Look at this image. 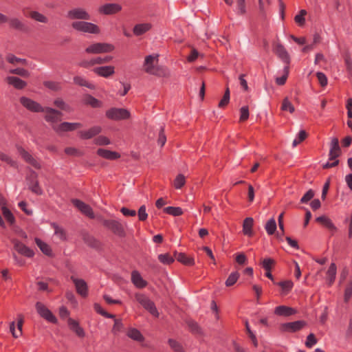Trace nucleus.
<instances>
[{"instance_id": "16", "label": "nucleus", "mask_w": 352, "mask_h": 352, "mask_svg": "<svg viewBox=\"0 0 352 352\" xmlns=\"http://www.w3.org/2000/svg\"><path fill=\"white\" fill-rule=\"evenodd\" d=\"M71 279L75 285L77 293L82 297H87L88 295V287L86 282L82 279L76 278L74 276H72Z\"/></svg>"}, {"instance_id": "2", "label": "nucleus", "mask_w": 352, "mask_h": 352, "mask_svg": "<svg viewBox=\"0 0 352 352\" xmlns=\"http://www.w3.org/2000/svg\"><path fill=\"white\" fill-rule=\"evenodd\" d=\"M135 300L151 314L155 317H158L159 313L155 305V303L151 300L146 295L143 294H135Z\"/></svg>"}, {"instance_id": "59", "label": "nucleus", "mask_w": 352, "mask_h": 352, "mask_svg": "<svg viewBox=\"0 0 352 352\" xmlns=\"http://www.w3.org/2000/svg\"><path fill=\"white\" fill-rule=\"evenodd\" d=\"M7 60L12 64H16V63L25 64L26 62V60L25 59L19 58L12 54L8 55Z\"/></svg>"}, {"instance_id": "46", "label": "nucleus", "mask_w": 352, "mask_h": 352, "mask_svg": "<svg viewBox=\"0 0 352 352\" xmlns=\"http://www.w3.org/2000/svg\"><path fill=\"white\" fill-rule=\"evenodd\" d=\"M307 11L305 10H301L298 14L294 17L295 22L300 26H302L305 23V15Z\"/></svg>"}, {"instance_id": "40", "label": "nucleus", "mask_w": 352, "mask_h": 352, "mask_svg": "<svg viewBox=\"0 0 352 352\" xmlns=\"http://www.w3.org/2000/svg\"><path fill=\"white\" fill-rule=\"evenodd\" d=\"M276 223L274 218L270 219L265 226V230L269 235L274 234L276 230Z\"/></svg>"}, {"instance_id": "17", "label": "nucleus", "mask_w": 352, "mask_h": 352, "mask_svg": "<svg viewBox=\"0 0 352 352\" xmlns=\"http://www.w3.org/2000/svg\"><path fill=\"white\" fill-rule=\"evenodd\" d=\"M305 325V322L302 320L294 321L292 322L284 323L281 325V329L283 331L286 332H296Z\"/></svg>"}, {"instance_id": "33", "label": "nucleus", "mask_w": 352, "mask_h": 352, "mask_svg": "<svg viewBox=\"0 0 352 352\" xmlns=\"http://www.w3.org/2000/svg\"><path fill=\"white\" fill-rule=\"evenodd\" d=\"M275 284L280 287L282 294L283 295H287L289 294L294 287V283L290 280L275 283Z\"/></svg>"}, {"instance_id": "43", "label": "nucleus", "mask_w": 352, "mask_h": 352, "mask_svg": "<svg viewBox=\"0 0 352 352\" xmlns=\"http://www.w3.org/2000/svg\"><path fill=\"white\" fill-rule=\"evenodd\" d=\"M158 259L165 265H170L175 261V258L169 254H161L158 256Z\"/></svg>"}, {"instance_id": "11", "label": "nucleus", "mask_w": 352, "mask_h": 352, "mask_svg": "<svg viewBox=\"0 0 352 352\" xmlns=\"http://www.w3.org/2000/svg\"><path fill=\"white\" fill-rule=\"evenodd\" d=\"M103 224L114 234L118 236H123L124 234L122 225L117 220H105L104 221Z\"/></svg>"}, {"instance_id": "36", "label": "nucleus", "mask_w": 352, "mask_h": 352, "mask_svg": "<svg viewBox=\"0 0 352 352\" xmlns=\"http://www.w3.org/2000/svg\"><path fill=\"white\" fill-rule=\"evenodd\" d=\"M35 243L43 254L47 256L52 255V249L48 244L38 238H35Z\"/></svg>"}, {"instance_id": "41", "label": "nucleus", "mask_w": 352, "mask_h": 352, "mask_svg": "<svg viewBox=\"0 0 352 352\" xmlns=\"http://www.w3.org/2000/svg\"><path fill=\"white\" fill-rule=\"evenodd\" d=\"M289 67L287 65H285L283 68V74L282 76L277 77L276 78V83L278 85H283L285 84L286 80L287 79V77L289 76Z\"/></svg>"}, {"instance_id": "52", "label": "nucleus", "mask_w": 352, "mask_h": 352, "mask_svg": "<svg viewBox=\"0 0 352 352\" xmlns=\"http://www.w3.org/2000/svg\"><path fill=\"white\" fill-rule=\"evenodd\" d=\"M249 108L248 106H243L240 109V122H244L249 118Z\"/></svg>"}, {"instance_id": "6", "label": "nucleus", "mask_w": 352, "mask_h": 352, "mask_svg": "<svg viewBox=\"0 0 352 352\" xmlns=\"http://www.w3.org/2000/svg\"><path fill=\"white\" fill-rule=\"evenodd\" d=\"M36 309L38 314L48 322L56 324L57 322L56 318L54 316L52 311L45 307L44 304L41 302L36 303Z\"/></svg>"}, {"instance_id": "39", "label": "nucleus", "mask_w": 352, "mask_h": 352, "mask_svg": "<svg viewBox=\"0 0 352 352\" xmlns=\"http://www.w3.org/2000/svg\"><path fill=\"white\" fill-rule=\"evenodd\" d=\"M164 212L173 217L180 216L183 214V210L180 207L168 206L164 208Z\"/></svg>"}, {"instance_id": "26", "label": "nucleus", "mask_w": 352, "mask_h": 352, "mask_svg": "<svg viewBox=\"0 0 352 352\" xmlns=\"http://www.w3.org/2000/svg\"><path fill=\"white\" fill-rule=\"evenodd\" d=\"M274 314L280 316H289L296 314V311L289 307L280 305L274 309Z\"/></svg>"}, {"instance_id": "38", "label": "nucleus", "mask_w": 352, "mask_h": 352, "mask_svg": "<svg viewBox=\"0 0 352 352\" xmlns=\"http://www.w3.org/2000/svg\"><path fill=\"white\" fill-rule=\"evenodd\" d=\"M127 336L136 341H143L144 337L139 330L135 328H130L127 331Z\"/></svg>"}, {"instance_id": "55", "label": "nucleus", "mask_w": 352, "mask_h": 352, "mask_svg": "<svg viewBox=\"0 0 352 352\" xmlns=\"http://www.w3.org/2000/svg\"><path fill=\"white\" fill-rule=\"evenodd\" d=\"M317 343V340L314 333H310L307 337V340L305 342V346L307 348L313 347Z\"/></svg>"}, {"instance_id": "3", "label": "nucleus", "mask_w": 352, "mask_h": 352, "mask_svg": "<svg viewBox=\"0 0 352 352\" xmlns=\"http://www.w3.org/2000/svg\"><path fill=\"white\" fill-rule=\"evenodd\" d=\"M72 28L84 33L99 34L100 28L94 23L86 21H74L72 24Z\"/></svg>"}, {"instance_id": "28", "label": "nucleus", "mask_w": 352, "mask_h": 352, "mask_svg": "<svg viewBox=\"0 0 352 352\" xmlns=\"http://www.w3.org/2000/svg\"><path fill=\"white\" fill-rule=\"evenodd\" d=\"M6 80L9 85H12L14 88L18 89H23L27 85L24 80L15 76H8Z\"/></svg>"}, {"instance_id": "1", "label": "nucleus", "mask_w": 352, "mask_h": 352, "mask_svg": "<svg viewBox=\"0 0 352 352\" xmlns=\"http://www.w3.org/2000/svg\"><path fill=\"white\" fill-rule=\"evenodd\" d=\"M158 54L148 55L144 60V70L146 73L157 76H164L166 75L165 69L157 65Z\"/></svg>"}, {"instance_id": "45", "label": "nucleus", "mask_w": 352, "mask_h": 352, "mask_svg": "<svg viewBox=\"0 0 352 352\" xmlns=\"http://www.w3.org/2000/svg\"><path fill=\"white\" fill-rule=\"evenodd\" d=\"M239 278V274L237 272H232L226 280V285L227 287L232 286L236 283Z\"/></svg>"}, {"instance_id": "8", "label": "nucleus", "mask_w": 352, "mask_h": 352, "mask_svg": "<svg viewBox=\"0 0 352 352\" xmlns=\"http://www.w3.org/2000/svg\"><path fill=\"white\" fill-rule=\"evenodd\" d=\"M67 17L69 19H90V15L89 13L85 9L81 8H76L70 10L67 14Z\"/></svg>"}, {"instance_id": "9", "label": "nucleus", "mask_w": 352, "mask_h": 352, "mask_svg": "<svg viewBox=\"0 0 352 352\" xmlns=\"http://www.w3.org/2000/svg\"><path fill=\"white\" fill-rule=\"evenodd\" d=\"M112 60V56H105L104 58L96 57L91 58L90 60H84L80 62L79 65L85 67L89 68L95 65H102L103 63H107L110 62Z\"/></svg>"}, {"instance_id": "61", "label": "nucleus", "mask_w": 352, "mask_h": 352, "mask_svg": "<svg viewBox=\"0 0 352 352\" xmlns=\"http://www.w3.org/2000/svg\"><path fill=\"white\" fill-rule=\"evenodd\" d=\"M0 160L3 162H6V163L10 164L12 166H15L16 165L15 161L12 160L9 155L2 152H0Z\"/></svg>"}, {"instance_id": "4", "label": "nucleus", "mask_w": 352, "mask_h": 352, "mask_svg": "<svg viewBox=\"0 0 352 352\" xmlns=\"http://www.w3.org/2000/svg\"><path fill=\"white\" fill-rule=\"evenodd\" d=\"M114 50V46L112 44L107 43H95L85 49V52L87 54H102L111 52Z\"/></svg>"}, {"instance_id": "42", "label": "nucleus", "mask_w": 352, "mask_h": 352, "mask_svg": "<svg viewBox=\"0 0 352 352\" xmlns=\"http://www.w3.org/2000/svg\"><path fill=\"white\" fill-rule=\"evenodd\" d=\"M186 184V177L182 174L176 176L173 182V186L176 189H181Z\"/></svg>"}, {"instance_id": "34", "label": "nucleus", "mask_w": 352, "mask_h": 352, "mask_svg": "<svg viewBox=\"0 0 352 352\" xmlns=\"http://www.w3.org/2000/svg\"><path fill=\"white\" fill-rule=\"evenodd\" d=\"M337 267L334 263H332L327 272V280L329 285H331L336 279Z\"/></svg>"}, {"instance_id": "27", "label": "nucleus", "mask_w": 352, "mask_h": 352, "mask_svg": "<svg viewBox=\"0 0 352 352\" xmlns=\"http://www.w3.org/2000/svg\"><path fill=\"white\" fill-rule=\"evenodd\" d=\"M121 10V6L117 3H108L100 8V12L105 14H115Z\"/></svg>"}, {"instance_id": "64", "label": "nucleus", "mask_w": 352, "mask_h": 352, "mask_svg": "<svg viewBox=\"0 0 352 352\" xmlns=\"http://www.w3.org/2000/svg\"><path fill=\"white\" fill-rule=\"evenodd\" d=\"M314 196V192L312 190H309L301 198V203H307L310 201Z\"/></svg>"}, {"instance_id": "56", "label": "nucleus", "mask_w": 352, "mask_h": 352, "mask_svg": "<svg viewBox=\"0 0 352 352\" xmlns=\"http://www.w3.org/2000/svg\"><path fill=\"white\" fill-rule=\"evenodd\" d=\"M44 85L48 89L56 91L60 89V84L58 82L54 81H45L44 82Z\"/></svg>"}, {"instance_id": "57", "label": "nucleus", "mask_w": 352, "mask_h": 352, "mask_svg": "<svg viewBox=\"0 0 352 352\" xmlns=\"http://www.w3.org/2000/svg\"><path fill=\"white\" fill-rule=\"evenodd\" d=\"M274 263V261L270 258H267L263 259L262 261V267L265 270V271H269L272 270V267Z\"/></svg>"}, {"instance_id": "50", "label": "nucleus", "mask_w": 352, "mask_h": 352, "mask_svg": "<svg viewBox=\"0 0 352 352\" xmlns=\"http://www.w3.org/2000/svg\"><path fill=\"white\" fill-rule=\"evenodd\" d=\"M307 138V133L304 130H300L298 133L296 138L294 140L292 145L293 147L296 146L300 142H302Z\"/></svg>"}, {"instance_id": "48", "label": "nucleus", "mask_w": 352, "mask_h": 352, "mask_svg": "<svg viewBox=\"0 0 352 352\" xmlns=\"http://www.w3.org/2000/svg\"><path fill=\"white\" fill-rule=\"evenodd\" d=\"M30 16L32 19H33L34 20L38 21V22H41V23H47V17H45L43 14H42L38 12H36V11L30 12Z\"/></svg>"}, {"instance_id": "63", "label": "nucleus", "mask_w": 352, "mask_h": 352, "mask_svg": "<svg viewBox=\"0 0 352 352\" xmlns=\"http://www.w3.org/2000/svg\"><path fill=\"white\" fill-rule=\"evenodd\" d=\"M316 76L322 87H324L327 85V78L324 74L322 72H317Z\"/></svg>"}, {"instance_id": "13", "label": "nucleus", "mask_w": 352, "mask_h": 352, "mask_svg": "<svg viewBox=\"0 0 352 352\" xmlns=\"http://www.w3.org/2000/svg\"><path fill=\"white\" fill-rule=\"evenodd\" d=\"M45 113V120L48 122H50L53 125H57L56 122L60 120V117L62 113L52 108H44V111Z\"/></svg>"}, {"instance_id": "53", "label": "nucleus", "mask_w": 352, "mask_h": 352, "mask_svg": "<svg viewBox=\"0 0 352 352\" xmlns=\"http://www.w3.org/2000/svg\"><path fill=\"white\" fill-rule=\"evenodd\" d=\"M168 344L171 349H173L175 351L183 352V347L177 341L173 339H169Z\"/></svg>"}, {"instance_id": "5", "label": "nucleus", "mask_w": 352, "mask_h": 352, "mask_svg": "<svg viewBox=\"0 0 352 352\" xmlns=\"http://www.w3.org/2000/svg\"><path fill=\"white\" fill-rule=\"evenodd\" d=\"M130 112L126 109L111 108L107 111L106 116L113 120H121L129 118Z\"/></svg>"}, {"instance_id": "22", "label": "nucleus", "mask_w": 352, "mask_h": 352, "mask_svg": "<svg viewBox=\"0 0 352 352\" xmlns=\"http://www.w3.org/2000/svg\"><path fill=\"white\" fill-rule=\"evenodd\" d=\"M102 131V129L99 126H94L88 130L81 131L79 132V135L82 139H90L95 135L99 134Z\"/></svg>"}, {"instance_id": "37", "label": "nucleus", "mask_w": 352, "mask_h": 352, "mask_svg": "<svg viewBox=\"0 0 352 352\" xmlns=\"http://www.w3.org/2000/svg\"><path fill=\"white\" fill-rule=\"evenodd\" d=\"M74 82L76 85L82 87H86L90 89H94L96 88L95 85L89 81H87L84 77L82 76H75L74 78Z\"/></svg>"}, {"instance_id": "30", "label": "nucleus", "mask_w": 352, "mask_h": 352, "mask_svg": "<svg viewBox=\"0 0 352 352\" xmlns=\"http://www.w3.org/2000/svg\"><path fill=\"white\" fill-rule=\"evenodd\" d=\"M316 221L331 231L334 232L336 230V227L334 226L331 220L324 215L317 217Z\"/></svg>"}, {"instance_id": "60", "label": "nucleus", "mask_w": 352, "mask_h": 352, "mask_svg": "<svg viewBox=\"0 0 352 352\" xmlns=\"http://www.w3.org/2000/svg\"><path fill=\"white\" fill-rule=\"evenodd\" d=\"M123 328V324L121 321V320L116 319L114 320V325L112 329V332L114 334H117L118 332H120Z\"/></svg>"}, {"instance_id": "58", "label": "nucleus", "mask_w": 352, "mask_h": 352, "mask_svg": "<svg viewBox=\"0 0 352 352\" xmlns=\"http://www.w3.org/2000/svg\"><path fill=\"white\" fill-rule=\"evenodd\" d=\"M138 214L140 221H144L147 219L148 214L146 213V206L144 205L140 206Z\"/></svg>"}, {"instance_id": "18", "label": "nucleus", "mask_w": 352, "mask_h": 352, "mask_svg": "<svg viewBox=\"0 0 352 352\" xmlns=\"http://www.w3.org/2000/svg\"><path fill=\"white\" fill-rule=\"evenodd\" d=\"M93 72L99 76L108 78L115 73V67L111 65L97 67Z\"/></svg>"}, {"instance_id": "14", "label": "nucleus", "mask_w": 352, "mask_h": 352, "mask_svg": "<svg viewBox=\"0 0 352 352\" xmlns=\"http://www.w3.org/2000/svg\"><path fill=\"white\" fill-rule=\"evenodd\" d=\"M274 52L278 56V57L285 64V65H289L290 57L287 51L283 45L280 43H276L274 46Z\"/></svg>"}, {"instance_id": "54", "label": "nucleus", "mask_w": 352, "mask_h": 352, "mask_svg": "<svg viewBox=\"0 0 352 352\" xmlns=\"http://www.w3.org/2000/svg\"><path fill=\"white\" fill-rule=\"evenodd\" d=\"M94 142L97 145H109L111 142L109 139L104 135H100L94 140Z\"/></svg>"}, {"instance_id": "51", "label": "nucleus", "mask_w": 352, "mask_h": 352, "mask_svg": "<svg viewBox=\"0 0 352 352\" xmlns=\"http://www.w3.org/2000/svg\"><path fill=\"white\" fill-rule=\"evenodd\" d=\"M53 227L54 228L55 235L57 237H58L60 240H65L66 234L64 230L56 224H53Z\"/></svg>"}, {"instance_id": "49", "label": "nucleus", "mask_w": 352, "mask_h": 352, "mask_svg": "<svg viewBox=\"0 0 352 352\" xmlns=\"http://www.w3.org/2000/svg\"><path fill=\"white\" fill-rule=\"evenodd\" d=\"M229 101H230V90H229V88L227 87L223 98L219 102L218 107L219 108H224L229 103Z\"/></svg>"}, {"instance_id": "10", "label": "nucleus", "mask_w": 352, "mask_h": 352, "mask_svg": "<svg viewBox=\"0 0 352 352\" xmlns=\"http://www.w3.org/2000/svg\"><path fill=\"white\" fill-rule=\"evenodd\" d=\"M82 126V124L79 122H62L57 125H53L52 127L57 133H60L65 131H74Z\"/></svg>"}, {"instance_id": "12", "label": "nucleus", "mask_w": 352, "mask_h": 352, "mask_svg": "<svg viewBox=\"0 0 352 352\" xmlns=\"http://www.w3.org/2000/svg\"><path fill=\"white\" fill-rule=\"evenodd\" d=\"M72 202L82 214L90 219L94 218L93 210L88 204L77 199H72Z\"/></svg>"}, {"instance_id": "29", "label": "nucleus", "mask_w": 352, "mask_h": 352, "mask_svg": "<svg viewBox=\"0 0 352 352\" xmlns=\"http://www.w3.org/2000/svg\"><path fill=\"white\" fill-rule=\"evenodd\" d=\"M254 219L252 217H247L244 219L243 223V232L245 235L252 236L253 234L252 227Z\"/></svg>"}, {"instance_id": "44", "label": "nucleus", "mask_w": 352, "mask_h": 352, "mask_svg": "<svg viewBox=\"0 0 352 352\" xmlns=\"http://www.w3.org/2000/svg\"><path fill=\"white\" fill-rule=\"evenodd\" d=\"M282 111H288L289 113H292L295 111V108L292 102L289 100L287 98L283 99L282 105H281Z\"/></svg>"}, {"instance_id": "23", "label": "nucleus", "mask_w": 352, "mask_h": 352, "mask_svg": "<svg viewBox=\"0 0 352 352\" xmlns=\"http://www.w3.org/2000/svg\"><path fill=\"white\" fill-rule=\"evenodd\" d=\"M97 154L99 156L109 160H115L120 157V154L119 153L104 148H98Z\"/></svg>"}, {"instance_id": "24", "label": "nucleus", "mask_w": 352, "mask_h": 352, "mask_svg": "<svg viewBox=\"0 0 352 352\" xmlns=\"http://www.w3.org/2000/svg\"><path fill=\"white\" fill-rule=\"evenodd\" d=\"M131 282L138 288L142 289L147 285L146 280L143 279L139 272L135 270L131 273Z\"/></svg>"}, {"instance_id": "32", "label": "nucleus", "mask_w": 352, "mask_h": 352, "mask_svg": "<svg viewBox=\"0 0 352 352\" xmlns=\"http://www.w3.org/2000/svg\"><path fill=\"white\" fill-rule=\"evenodd\" d=\"M175 258L184 265L192 266L195 264V260L192 257L188 256L184 253H178L175 255Z\"/></svg>"}, {"instance_id": "7", "label": "nucleus", "mask_w": 352, "mask_h": 352, "mask_svg": "<svg viewBox=\"0 0 352 352\" xmlns=\"http://www.w3.org/2000/svg\"><path fill=\"white\" fill-rule=\"evenodd\" d=\"M20 102L28 110L32 112H41L44 111V108L41 107L40 104L36 101L32 100L27 97H21L20 98Z\"/></svg>"}, {"instance_id": "35", "label": "nucleus", "mask_w": 352, "mask_h": 352, "mask_svg": "<svg viewBox=\"0 0 352 352\" xmlns=\"http://www.w3.org/2000/svg\"><path fill=\"white\" fill-rule=\"evenodd\" d=\"M83 103L85 104L89 105L93 108L100 107L102 105V102L99 100L91 95L85 96L83 98Z\"/></svg>"}, {"instance_id": "47", "label": "nucleus", "mask_w": 352, "mask_h": 352, "mask_svg": "<svg viewBox=\"0 0 352 352\" xmlns=\"http://www.w3.org/2000/svg\"><path fill=\"white\" fill-rule=\"evenodd\" d=\"M1 211L5 219L10 223H13L15 221L14 217L11 211L6 207L1 208Z\"/></svg>"}, {"instance_id": "62", "label": "nucleus", "mask_w": 352, "mask_h": 352, "mask_svg": "<svg viewBox=\"0 0 352 352\" xmlns=\"http://www.w3.org/2000/svg\"><path fill=\"white\" fill-rule=\"evenodd\" d=\"M352 296V282H351L346 287L344 291V298L345 302H348Z\"/></svg>"}, {"instance_id": "20", "label": "nucleus", "mask_w": 352, "mask_h": 352, "mask_svg": "<svg viewBox=\"0 0 352 352\" xmlns=\"http://www.w3.org/2000/svg\"><path fill=\"white\" fill-rule=\"evenodd\" d=\"M14 249L16 251H17L19 254L28 257L32 258L34 255V252L33 250L30 249L28 246H26L25 244L20 241H16L14 243Z\"/></svg>"}, {"instance_id": "15", "label": "nucleus", "mask_w": 352, "mask_h": 352, "mask_svg": "<svg viewBox=\"0 0 352 352\" xmlns=\"http://www.w3.org/2000/svg\"><path fill=\"white\" fill-rule=\"evenodd\" d=\"M17 150L19 153L27 163L31 164L36 168H41L40 162L34 158V157L28 151H26L21 146H18Z\"/></svg>"}, {"instance_id": "21", "label": "nucleus", "mask_w": 352, "mask_h": 352, "mask_svg": "<svg viewBox=\"0 0 352 352\" xmlns=\"http://www.w3.org/2000/svg\"><path fill=\"white\" fill-rule=\"evenodd\" d=\"M340 154V148L338 138H333L331 141L329 160L337 159Z\"/></svg>"}, {"instance_id": "31", "label": "nucleus", "mask_w": 352, "mask_h": 352, "mask_svg": "<svg viewBox=\"0 0 352 352\" xmlns=\"http://www.w3.org/2000/svg\"><path fill=\"white\" fill-rule=\"evenodd\" d=\"M151 28V25L148 23L137 24L133 28V34L136 36H140Z\"/></svg>"}, {"instance_id": "25", "label": "nucleus", "mask_w": 352, "mask_h": 352, "mask_svg": "<svg viewBox=\"0 0 352 352\" xmlns=\"http://www.w3.org/2000/svg\"><path fill=\"white\" fill-rule=\"evenodd\" d=\"M67 323L70 329L75 332L78 336L80 338H83L85 336V331L79 325L78 321L71 318H68Z\"/></svg>"}, {"instance_id": "19", "label": "nucleus", "mask_w": 352, "mask_h": 352, "mask_svg": "<svg viewBox=\"0 0 352 352\" xmlns=\"http://www.w3.org/2000/svg\"><path fill=\"white\" fill-rule=\"evenodd\" d=\"M30 178H32V180L31 182H30L28 184L30 190L32 192H34L36 195H42L43 190L39 186L38 182L36 179L37 174L35 172L32 171L30 176L28 177L27 178V179L29 181L30 179Z\"/></svg>"}]
</instances>
